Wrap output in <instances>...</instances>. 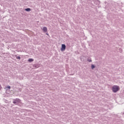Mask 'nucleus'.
Instances as JSON below:
<instances>
[{
  "label": "nucleus",
  "instance_id": "nucleus-9",
  "mask_svg": "<svg viewBox=\"0 0 124 124\" xmlns=\"http://www.w3.org/2000/svg\"><path fill=\"white\" fill-rule=\"evenodd\" d=\"M16 101H17V102H20V99H16Z\"/></svg>",
  "mask_w": 124,
  "mask_h": 124
},
{
  "label": "nucleus",
  "instance_id": "nucleus-8",
  "mask_svg": "<svg viewBox=\"0 0 124 124\" xmlns=\"http://www.w3.org/2000/svg\"><path fill=\"white\" fill-rule=\"evenodd\" d=\"M7 89H11V87L10 86H7Z\"/></svg>",
  "mask_w": 124,
  "mask_h": 124
},
{
  "label": "nucleus",
  "instance_id": "nucleus-4",
  "mask_svg": "<svg viewBox=\"0 0 124 124\" xmlns=\"http://www.w3.org/2000/svg\"><path fill=\"white\" fill-rule=\"evenodd\" d=\"M28 62H33V59H29L28 60Z\"/></svg>",
  "mask_w": 124,
  "mask_h": 124
},
{
  "label": "nucleus",
  "instance_id": "nucleus-12",
  "mask_svg": "<svg viewBox=\"0 0 124 124\" xmlns=\"http://www.w3.org/2000/svg\"><path fill=\"white\" fill-rule=\"evenodd\" d=\"M47 35H49V34H46Z\"/></svg>",
  "mask_w": 124,
  "mask_h": 124
},
{
  "label": "nucleus",
  "instance_id": "nucleus-7",
  "mask_svg": "<svg viewBox=\"0 0 124 124\" xmlns=\"http://www.w3.org/2000/svg\"><path fill=\"white\" fill-rule=\"evenodd\" d=\"M16 59H17V60H20L21 57H20V56H18V57H16Z\"/></svg>",
  "mask_w": 124,
  "mask_h": 124
},
{
  "label": "nucleus",
  "instance_id": "nucleus-3",
  "mask_svg": "<svg viewBox=\"0 0 124 124\" xmlns=\"http://www.w3.org/2000/svg\"><path fill=\"white\" fill-rule=\"evenodd\" d=\"M43 31H44V32H46V31H47V28L46 27H44L43 28Z\"/></svg>",
  "mask_w": 124,
  "mask_h": 124
},
{
  "label": "nucleus",
  "instance_id": "nucleus-2",
  "mask_svg": "<svg viewBox=\"0 0 124 124\" xmlns=\"http://www.w3.org/2000/svg\"><path fill=\"white\" fill-rule=\"evenodd\" d=\"M65 48H66V46H65V45L62 44V47H61V51H65Z\"/></svg>",
  "mask_w": 124,
  "mask_h": 124
},
{
  "label": "nucleus",
  "instance_id": "nucleus-1",
  "mask_svg": "<svg viewBox=\"0 0 124 124\" xmlns=\"http://www.w3.org/2000/svg\"><path fill=\"white\" fill-rule=\"evenodd\" d=\"M112 90L113 93H117V92H118V91H120V87L117 85H114L112 87Z\"/></svg>",
  "mask_w": 124,
  "mask_h": 124
},
{
  "label": "nucleus",
  "instance_id": "nucleus-10",
  "mask_svg": "<svg viewBox=\"0 0 124 124\" xmlns=\"http://www.w3.org/2000/svg\"><path fill=\"white\" fill-rule=\"evenodd\" d=\"M13 103H14V104H15V103H16V101H14V102H13Z\"/></svg>",
  "mask_w": 124,
  "mask_h": 124
},
{
  "label": "nucleus",
  "instance_id": "nucleus-6",
  "mask_svg": "<svg viewBox=\"0 0 124 124\" xmlns=\"http://www.w3.org/2000/svg\"><path fill=\"white\" fill-rule=\"evenodd\" d=\"M94 67H95L94 65H92L91 68H92V69H93L94 68Z\"/></svg>",
  "mask_w": 124,
  "mask_h": 124
},
{
  "label": "nucleus",
  "instance_id": "nucleus-5",
  "mask_svg": "<svg viewBox=\"0 0 124 124\" xmlns=\"http://www.w3.org/2000/svg\"><path fill=\"white\" fill-rule=\"evenodd\" d=\"M26 11H31V8H27L25 9Z\"/></svg>",
  "mask_w": 124,
  "mask_h": 124
},
{
  "label": "nucleus",
  "instance_id": "nucleus-11",
  "mask_svg": "<svg viewBox=\"0 0 124 124\" xmlns=\"http://www.w3.org/2000/svg\"><path fill=\"white\" fill-rule=\"evenodd\" d=\"M88 62H92V60H88Z\"/></svg>",
  "mask_w": 124,
  "mask_h": 124
}]
</instances>
